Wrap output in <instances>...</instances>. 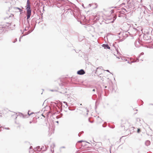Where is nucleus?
I'll return each mask as SVG.
<instances>
[{"mask_svg":"<svg viewBox=\"0 0 153 153\" xmlns=\"http://www.w3.org/2000/svg\"><path fill=\"white\" fill-rule=\"evenodd\" d=\"M139 60H137H137H136V61H137V62H138ZM135 61H136V60H134L132 61L133 62H135Z\"/></svg>","mask_w":153,"mask_h":153,"instance_id":"473e14b6","label":"nucleus"},{"mask_svg":"<svg viewBox=\"0 0 153 153\" xmlns=\"http://www.w3.org/2000/svg\"><path fill=\"white\" fill-rule=\"evenodd\" d=\"M102 47H104V48L105 49H110V47L108 45V44H103Z\"/></svg>","mask_w":153,"mask_h":153,"instance_id":"39448f33","label":"nucleus"},{"mask_svg":"<svg viewBox=\"0 0 153 153\" xmlns=\"http://www.w3.org/2000/svg\"><path fill=\"white\" fill-rule=\"evenodd\" d=\"M83 132H83V131H81V132H80V134H82L83 133Z\"/></svg>","mask_w":153,"mask_h":153,"instance_id":"c9c22d12","label":"nucleus"},{"mask_svg":"<svg viewBox=\"0 0 153 153\" xmlns=\"http://www.w3.org/2000/svg\"><path fill=\"white\" fill-rule=\"evenodd\" d=\"M6 129H8V128H6Z\"/></svg>","mask_w":153,"mask_h":153,"instance_id":"09e8293b","label":"nucleus"},{"mask_svg":"<svg viewBox=\"0 0 153 153\" xmlns=\"http://www.w3.org/2000/svg\"><path fill=\"white\" fill-rule=\"evenodd\" d=\"M94 95H95L96 96V95L95 94H94Z\"/></svg>","mask_w":153,"mask_h":153,"instance_id":"6e6d98bb","label":"nucleus"},{"mask_svg":"<svg viewBox=\"0 0 153 153\" xmlns=\"http://www.w3.org/2000/svg\"><path fill=\"white\" fill-rule=\"evenodd\" d=\"M13 26H15V25H13Z\"/></svg>","mask_w":153,"mask_h":153,"instance_id":"5fc2aeb1","label":"nucleus"},{"mask_svg":"<svg viewBox=\"0 0 153 153\" xmlns=\"http://www.w3.org/2000/svg\"><path fill=\"white\" fill-rule=\"evenodd\" d=\"M82 142H83L82 140H80V141H78V143H81Z\"/></svg>","mask_w":153,"mask_h":153,"instance_id":"7c9ffc66","label":"nucleus"},{"mask_svg":"<svg viewBox=\"0 0 153 153\" xmlns=\"http://www.w3.org/2000/svg\"><path fill=\"white\" fill-rule=\"evenodd\" d=\"M120 14H123L124 13V12L123 11H122V10H121V11H120Z\"/></svg>","mask_w":153,"mask_h":153,"instance_id":"a211bd4d","label":"nucleus"},{"mask_svg":"<svg viewBox=\"0 0 153 153\" xmlns=\"http://www.w3.org/2000/svg\"><path fill=\"white\" fill-rule=\"evenodd\" d=\"M6 25H0V33L5 32L8 29H11L13 28L11 27L12 23H6Z\"/></svg>","mask_w":153,"mask_h":153,"instance_id":"f257e3e1","label":"nucleus"},{"mask_svg":"<svg viewBox=\"0 0 153 153\" xmlns=\"http://www.w3.org/2000/svg\"><path fill=\"white\" fill-rule=\"evenodd\" d=\"M32 123V122H31V121H30V123Z\"/></svg>","mask_w":153,"mask_h":153,"instance_id":"8fccbe9b","label":"nucleus"},{"mask_svg":"<svg viewBox=\"0 0 153 153\" xmlns=\"http://www.w3.org/2000/svg\"><path fill=\"white\" fill-rule=\"evenodd\" d=\"M55 105H56V106H57L59 109H60V108L59 106V105L61 107H62V103L61 102H60L59 104H58L57 105H56V104H55Z\"/></svg>","mask_w":153,"mask_h":153,"instance_id":"9d476101","label":"nucleus"},{"mask_svg":"<svg viewBox=\"0 0 153 153\" xmlns=\"http://www.w3.org/2000/svg\"><path fill=\"white\" fill-rule=\"evenodd\" d=\"M62 116V114H60L59 115V117H61Z\"/></svg>","mask_w":153,"mask_h":153,"instance_id":"c85d7f7f","label":"nucleus"},{"mask_svg":"<svg viewBox=\"0 0 153 153\" xmlns=\"http://www.w3.org/2000/svg\"><path fill=\"white\" fill-rule=\"evenodd\" d=\"M150 37H148L146 35L144 34L143 36V38L145 40H148L149 39Z\"/></svg>","mask_w":153,"mask_h":153,"instance_id":"6e6552de","label":"nucleus"},{"mask_svg":"<svg viewBox=\"0 0 153 153\" xmlns=\"http://www.w3.org/2000/svg\"><path fill=\"white\" fill-rule=\"evenodd\" d=\"M142 30V28L141 27H137L135 31H136V32H137L138 31L140 32V31Z\"/></svg>","mask_w":153,"mask_h":153,"instance_id":"0eeeda50","label":"nucleus"},{"mask_svg":"<svg viewBox=\"0 0 153 153\" xmlns=\"http://www.w3.org/2000/svg\"><path fill=\"white\" fill-rule=\"evenodd\" d=\"M100 69V67H98L96 69V71H95V73L96 74H97V70L98 69Z\"/></svg>","mask_w":153,"mask_h":153,"instance_id":"f3484780","label":"nucleus"},{"mask_svg":"<svg viewBox=\"0 0 153 153\" xmlns=\"http://www.w3.org/2000/svg\"><path fill=\"white\" fill-rule=\"evenodd\" d=\"M137 42H136V44H137Z\"/></svg>","mask_w":153,"mask_h":153,"instance_id":"864d4df0","label":"nucleus"},{"mask_svg":"<svg viewBox=\"0 0 153 153\" xmlns=\"http://www.w3.org/2000/svg\"><path fill=\"white\" fill-rule=\"evenodd\" d=\"M85 73V72L83 69H81L77 72V74L79 75H83Z\"/></svg>","mask_w":153,"mask_h":153,"instance_id":"7ed1b4c3","label":"nucleus"},{"mask_svg":"<svg viewBox=\"0 0 153 153\" xmlns=\"http://www.w3.org/2000/svg\"><path fill=\"white\" fill-rule=\"evenodd\" d=\"M71 9H68V12H71Z\"/></svg>","mask_w":153,"mask_h":153,"instance_id":"bb28decb","label":"nucleus"},{"mask_svg":"<svg viewBox=\"0 0 153 153\" xmlns=\"http://www.w3.org/2000/svg\"><path fill=\"white\" fill-rule=\"evenodd\" d=\"M27 10V23H29L28 19L30 18L31 15V10L30 9V4L29 0L27 2V5L26 6Z\"/></svg>","mask_w":153,"mask_h":153,"instance_id":"f03ea898","label":"nucleus"},{"mask_svg":"<svg viewBox=\"0 0 153 153\" xmlns=\"http://www.w3.org/2000/svg\"><path fill=\"white\" fill-rule=\"evenodd\" d=\"M20 114L21 115H22V116L23 117V114H22V113H21Z\"/></svg>","mask_w":153,"mask_h":153,"instance_id":"ea45409f","label":"nucleus"},{"mask_svg":"<svg viewBox=\"0 0 153 153\" xmlns=\"http://www.w3.org/2000/svg\"><path fill=\"white\" fill-rule=\"evenodd\" d=\"M95 91V89H93V90H92V91Z\"/></svg>","mask_w":153,"mask_h":153,"instance_id":"58836bf2","label":"nucleus"},{"mask_svg":"<svg viewBox=\"0 0 153 153\" xmlns=\"http://www.w3.org/2000/svg\"><path fill=\"white\" fill-rule=\"evenodd\" d=\"M81 135V134H80V133L79 132L78 134V136H79V137H80V135Z\"/></svg>","mask_w":153,"mask_h":153,"instance_id":"c756f323","label":"nucleus"},{"mask_svg":"<svg viewBox=\"0 0 153 153\" xmlns=\"http://www.w3.org/2000/svg\"><path fill=\"white\" fill-rule=\"evenodd\" d=\"M137 121L140 122L141 121V119L140 118H137L136 119Z\"/></svg>","mask_w":153,"mask_h":153,"instance_id":"dca6fc26","label":"nucleus"},{"mask_svg":"<svg viewBox=\"0 0 153 153\" xmlns=\"http://www.w3.org/2000/svg\"><path fill=\"white\" fill-rule=\"evenodd\" d=\"M118 16L119 17H120V14H119V13H118Z\"/></svg>","mask_w":153,"mask_h":153,"instance_id":"2f4dec72","label":"nucleus"},{"mask_svg":"<svg viewBox=\"0 0 153 153\" xmlns=\"http://www.w3.org/2000/svg\"><path fill=\"white\" fill-rule=\"evenodd\" d=\"M47 149V147L46 146H42L40 148V150L42 151H45Z\"/></svg>","mask_w":153,"mask_h":153,"instance_id":"20e7f679","label":"nucleus"},{"mask_svg":"<svg viewBox=\"0 0 153 153\" xmlns=\"http://www.w3.org/2000/svg\"><path fill=\"white\" fill-rule=\"evenodd\" d=\"M37 148L38 149H40L41 148H40V147L39 146H38L37 147Z\"/></svg>","mask_w":153,"mask_h":153,"instance_id":"cd10ccee","label":"nucleus"},{"mask_svg":"<svg viewBox=\"0 0 153 153\" xmlns=\"http://www.w3.org/2000/svg\"><path fill=\"white\" fill-rule=\"evenodd\" d=\"M128 63L130 64V62H129V61H128Z\"/></svg>","mask_w":153,"mask_h":153,"instance_id":"a18cd8bd","label":"nucleus"},{"mask_svg":"<svg viewBox=\"0 0 153 153\" xmlns=\"http://www.w3.org/2000/svg\"><path fill=\"white\" fill-rule=\"evenodd\" d=\"M98 118H100L99 117H98Z\"/></svg>","mask_w":153,"mask_h":153,"instance_id":"603ef678","label":"nucleus"},{"mask_svg":"<svg viewBox=\"0 0 153 153\" xmlns=\"http://www.w3.org/2000/svg\"><path fill=\"white\" fill-rule=\"evenodd\" d=\"M135 33H134V34H134V35H135Z\"/></svg>","mask_w":153,"mask_h":153,"instance_id":"4d7b16f0","label":"nucleus"},{"mask_svg":"<svg viewBox=\"0 0 153 153\" xmlns=\"http://www.w3.org/2000/svg\"><path fill=\"white\" fill-rule=\"evenodd\" d=\"M143 54H144V53L143 52L141 53L140 54V55L138 57H137V60H138L139 59V58L140 57V56L143 55Z\"/></svg>","mask_w":153,"mask_h":153,"instance_id":"ddd939ff","label":"nucleus"},{"mask_svg":"<svg viewBox=\"0 0 153 153\" xmlns=\"http://www.w3.org/2000/svg\"><path fill=\"white\" fill-rule=\"evenodd\" d=\"M150 143V141L149 140H147L145 142V144L146 146H149Z\"/></svg>","mask_w":153,"mask_h":153,"instance_id":"9b49d317","label":"nucleus"},{"mask_svg":"<svg viewBox=\"0 0 153 153\" xmlns=\"http://www.w3.org/2000/svg\"><path fill=\"white\" fill-rule=\"evenodd\" d=\"M32 146H31L30 147V149H32Z\"/></svg>","mask_w":153,"mask_h":153,"instance_id":"c03bdc74","label":"nucleus"},{"mask_svg":"<svg viewBox=\"0 0 153 153\" xmlns=\"http://www.w3.org/2000/svg\"><path fill=\"white\" fill-rule=\"evenodd\" d=\"M111 128H114V127H110Z\"/></svg>","mask_w":153,"mask_h":153,"instance_id":"37998d69","label":"nucleus"},{"mask_svg":"<svg viewBox=\"0 0 153 153\" xmlns=\"http://www.w3.org/2000/svg\"><path fill=\"white\" fill-rule=\"evenodd\" d=\"M56 122L57 123H59V122H58V121H56Z\"/></svg>","mask_w":153,"mask_h":153,"instance_id":"de8ad7c7","label":"nucleus"},{"mask_svg":"<svg viewBox=\"0 0 153 153\" xmlns=\"http://www.w3.org/2000/svg\"><path fill=\"white\" fill-rule=\"evenodd\" d=\"M83 132H83V131H81V132H80V134H82L83 133Z\"/></svg>","mask_w":153,"mask_h":153,"instance_id":"f704fd0d","label":"nucleus"},{"mask_svg":"<svg viewBox=\"0 0 153 153\" xmlns=\"http://www.w3.org/2000/svg\"><path fill=\"white\" fill-rule=\"evenodd\" d=\"M102 126L103 127H105L106 126V125H105L104 126V124L102 125Z\"/></svg>","mask_w":153,"mask_h":153,"instance_id":"e433bc0d","label":"nucleus"},{"mask_svg":"<svg viewBox=\"0 0 153 153\" xmlns=\"http://www.w3.org/2000/svg\"><path fill=\"white\" fill-rule=\"evenodd\" d=\"M55 147V145L54 143H53L52 144L51 146V148H52L51 149V150L52 152L54 151V149H53V148Z\"/></svg>","mask_w":153,"mask_h":153,"instance_id":"1a4fd4ad","label":"nucleus"},{"mask_svg":"<svg viewBox=\"0 0 153 153\" xmlns=\"http://www.w3.org/2000/svg\"><path fill=\"white\" fill-rule=\"evenodd\" d=\"M63 103H65L66 104V105L68 106L67 103L66 102H63Z\"/></svg>","mask_w":153,"mask_h":153,"instance_id":"a878e982","label":"nucleus"},{"mask_svg":"<svg viewBox=\"0 0 153 153\" xmlns=\"http://www.w3.org/2000/svg\"><path fill=\"white\" fill-rule=\"evenodd\" d=\"M33 30V29H32L31 30H29L25 34V35H24L23 36H21L20 37V38H19V41H20L21 38L22 37H23V36H25V35H27V34H29V33H30L31 32H32Z\"/></svg>","mask_w":153,"mask_h":153,"instance_id":"423d86ee","label":"nucleus"},{"mask_svg":"<svg viewBox=\"0 0 153 153\" xmlns=\"http://www.w3.org/2000/svg\"><path fill=\"white\" fill-rule=\"evenodd\" d=\"M140 129H138L137 131V132L138 133H139L140 132Z\"/></svg>","mask_w":153,"mask_h":153,"instance_id":"aec40b11","label":"nucleus"},{"mask_svg":"<svg viewBox=\"0 0 153 153\" xmlns=\"http://www.w3.org/2000/svg\"><path fill=\"white\" fill-rule=\"evenodd\" d=\"M69 108V110H70V108H69H69Z\"/></svg>","mask_w":153,"mask_h":153,"instance_id":"49530a36","label":"nucleus"},{"mask_svg":"<svg viewBox=\"0 0 153 153\" xmlns=\"http://www.w3.org/2000/svg\"><path fill=\"white\" fill-rule=\"evenodd\" d=\"M42 115L44 117H45L43 114H42Z\"/></svg>","mask_w":153,"mask_h":153,"instance_id":"79ce46f5","label":"nucleus"},{"mask_svg":"<svg viewBox=\"0 0 153 153\" xmlns=\"http://www.w3.org/2000/svg\"><path fill=\"white\" fill-rule=\"evenodd\" d=\"M15 9H18L20 12H21L23 11V10L21 9L19 7H16L15 8Z\"/></svg>","mask_w":153,"mask_h":153,"instance_id":"4468645a","label":"nucleus"},{"mask_svg":"<svg viewBox=\"0 0 153 153\" xmlns=\"http://www.w3.org/2000/svg\"><path fill=\"white\" fill-rule=\"evenodd\" d=\"M106 71H107V72H109V71L108 70H106Z\"/></svg>","mask_w":153,"mask_h":153,"instance_id":"a19ab883","label":"nucleus"},{"mask_svg":"<svg viewBox=\"0 0 153 153\" xmlns=\"http://www.w3.org/2000/svg\"><path fill=\"white\" fill-rule=\"evenodd\" d=\"M137 62V61H136L135 62H133L132 61L131 62H130V64H131V63H132L135 62Z\"/></svg>","mask_w":153,"mask_h":153,"instance_id":"4be33fe9","label":"nucleus"},{"mask_svg":"<svg viewBox=\"0 0 153 153\" xmlns=\"http://www.w3.org/2000/svg\"><path fill=\"white\" fill-rule=\"evenodd\" d=\"M62 108H60V111H62Z\"/></svg>","mask_w":153,"mask_h":153,"instance_id":"4c0bfd02","label":"nucleus"},{"mask_svg":"<svg viewBox=\"0 0 153 153\" xmlns=\"http://www.w3.org/2000/svg\"><path fill=\"white\" fill-rule=\"evenodd\" d=\"M116 19V16H115L113 17V21H114Z\"/></svg>","mask_w":153,"mask_h":153,"instance_id":"6ab92c4d","label":"nucleus"},{"mask_svg":"<svg viewBox=\"0 0 153 153\" xmlns=\"http://www.w3.org/2000/svg\"><path fill=\"white\" fill-rule=\"evenodd\" d=\"M137 43H138V44H139V42L138 41L137 42Z\"/></svg>","mask_w":153,"mask_h":153,"instance_id":"3c124183","label":"nucleus"},{"mask_svg":"<svg viewBox=\"0 0 153 153\" xmlns=\"http://www.w3.org/2000/svg\"><path fill=\"white\" fill-rule=\"evenodd\" d=\"M33 114V113H31L29 114V111H28V115H29V116L30 115H31V114Z\"/></svg>","mask_w":153,"mask_h":153,"instance_id":"393cba45","label":"nucleus"},{"mask_svg":"<svg viewBox=\"0 0 153 153\" xmlns=\"http://www.w3.org/2000/svg\"><path fill=\"white\" fill-rule=\"evenodd\" d=\"M30 27V25H29L28 26L25 27V28L24 29V31H27V30H28L29 29Z\"/></svg>","mask_w":153,"mask_h":153,"instance_id":"f8f14e48","label":"nucleus"},{"mask_svg":"<svg viewBox=\"0 0 153 153\" xmlns=\"http://www.w3.org/2000/svg\"><path fill=\"white\" fill-rule=\"evenodd\" d=\"M17 41V39H15V41L14 42H13L15 43V42Z\"/></svg>","mask_w":153,"mask_h":153,"instance_id":"72a5a7b5","label":"nucleus"},{"mask_svg":"<svg viewBox=\"0 0 153 153\" xmlns=\"http://www.w3.org/2000/svg\"><path fill=\"white\" fill-rule=\"evenodd\" d=\"M60 118V117H59V116H57L56 117V118L57 119H58V118Z\"/></svg>","mask_w":153,"mask_h":153,"instance_id":"b1692460","label":"nucleus"},{"mask_svg":"<svg viewBox=\"0 0 153 153\" xmlns=\"http://www.w3.org/2000/svg\"><path fill=\"white\" fill-rule=\"evenodd\" d=\"M137 25L136 24H135L134 26H133V28L134 29V30L135 31L136 30V28H137Z\"/></svg>","mask_w":153,"mask_h":153,"instance_id":"2eb2a0df","label":"nucleus"},{"mask_svg":"<svg viewBox=\"0 0 153 153\" xmlns=\"http://www.w3.org/2000/svg\"><path fill=\"white\" fill-rule=\"evenodd\" d=\"M13 15L12 14H11L9 16V17H13Z\"/></svg>","mask_w":153,"mask_h":153,"instance_id":"412c9836","label":"nucleus"},{"mask_svg":"<svg viewBox=\"0 0 153 153\" xmlns=\"http://www.w3.org/2000/svg\"><path fill=\"white\" fill-rule=\"evenodd\" d=\"M60 118V117H59V116H57L56 117V118L57 119H58V118Z\"/></svg>","mask_w":153,"mask_h":153,"instance_id":"5701e85b","label":"nucleus"}]
</instances>
